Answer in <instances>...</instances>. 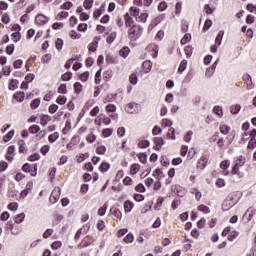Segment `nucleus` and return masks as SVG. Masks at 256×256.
Returning <instances> with one entry per match:
<instances>
[{
    "instance_id": "20",
    "label": "nucleus",
    "mask_w": 256,
    "mask_h": 256,
    "mask_svg": "<svg viewBox=\"0 0 256 256\" xmlns=\"http://www.w3.org/2000/svg\"><path fill=\"white\" fill-rule=\"evenodd\" d=\"M225 35L224 31H220L218 35L216 36L215 43L216 45H221V41H223V36Z\"/></svg>"
},
{
    "instance_id": "44",
    "label": "nucleus",
    "mask_w": 256,
    "mask_h": 256,
    "mask_svg": "<svg viewBox=\"0 0 256 256\" xmlns=\"http://www.w3.org/2000/svg\"><path fill=\"white\" fill-rule=\"evenodd\" d=\"M55 46L58 51H61L63 49V40L61 38H58L56 40Z\"/></svg>"
},
{
    "instance_id": "27",
    "label": "nucleus",
    "mask_w": 256,
    "mask_h": 256,
    "mask_svg": "<svg viewBox=\"0 0 256 256\" xmlns=\"http://www.w3.org/2000/svg\"><path fill=\"white\" fill-rule=\"evenodd\" d=\"M74 89H75V93L79 95L83 91V85H81V83L79 82H76L74 83Z\"/></svg>"
},
{
    "instance_id": "57",
    "label": "nucleus",
    "mask_w": 256,
    "mask_h": 256,
    "mask_svg": "<svg viewBox=\"0 0 256 256\" xmlns=\"http://www.w3.org/2000/svg\"><path fill=\"white\" fill-rule=\"evenodd\" d=\"M232 175H240L239 173V162L235 163L232 168Z\"/></svg>"
},
{
    "instance_id": "58",
    "label": "nucleus",
    "mask_w": 256,
    "mask_h": 256,
    "mask_svg": "<svg viewBox=\"0 0 256 256\" xmlns=\"http://www.w3.org/2000/svg\"><path fill=\"white\" fill-rule=\"evenodd\" d=\"M256 147V139L251 138L250 141L248 142V149H255Z\"/></svg>"
},
{
    "instance_id": "33",
    "label": "nucleus",
    "mask_w": 256,
    "mask_h": 256,
    "mask_svg": "<svg viewBox=\"0 0 256 256\" xmlns=\"http://www.w3.org/2000/svg\"><path fill=\"white\" fill-rule=\"evenodd\" d=\"M25 219V213H20L17 215V217L14 218L15 223H23V220Z\"/></svg>"
},
{
    "instance_id": "9",
    "label": "nucleus",
    "mask_w": 256,
    "mask_h": 256,
    "mask_svg": "<svg viewBox=\"0 0 256 256\" xmlns=\"http://www.w3.org/2000/svg\"><path fill=\"white\" fill-rule=\"evenodd\" d=\"M142 67L145 70V73H149L151 71V68L153 67V62L150 60H146L142 63Z\"/></svg>"
},
{
    "instance_id": "5",
    "label": "nucleus",
    "mask_w": 256,
    "mask_h": 256,
    "mask_svg": "<svg viewBox=\"0 0 256 256\" xmlns=\"http://www.w3.org/2000/svg\"><path fill=\"white\" fill-rule=\"evenodd\" d=\"M138 106H139V104H137V103H129L126 106L125 111H126V113H137Z\"/></svg>"
},
{
    "instance_id": "46",
    "label": "nucleus",
    "mask_w": 256,
    "mask_h": 256,
    "mask_svg": "<svg viewBox=\"0 0 256 256\" xmlns=\"http://www.w3.org/2000/svg\"><path fill=\"white\" fill-rule=\"evenodd\" d=\"M239 237V232L233 231L228 236V241H235V238Z\"/></svg>"
},
{
    "instance_id": "61",
    "label": "nucleus",
    "mask_w": 256,
    "mask_h": 256,
    "mask_svg": "<svg viewBox=\"0 0 256 256\" xmlns=\"http://www.w3.org/2000/svg\"><path fill=\"white\" fill-rule=\"evenodd\" d=\"M153 176L154 177H165V175L163 174V170H161L159 168L154 171Z\"/></svg>"
},
{
    "instance_id": "28",
    "label": "nucleus",
    "mask_w": 256,
    "mask_h": 256,
    "mask_svg": "<svg viewBox=\"0 0 256 256\" xmlns=\"http://www.w3.org/2000/svg\"><path fill=\"white\" fill-rule=\"evenodd\" d=\"M39 105H41V99L36 98L31 102L30 107H31V109H37V107H39Z\"/></svg>"
},
{
    "instance_id": "34",
    "label": "nucleus",
    "mask_w": 256,
    "mask_h": 256,
    "mask_svg": "<svg viewBox=\"0 0 256 256\" xmlns=\"http://www.w3.org/2000/svg\"><path fill=\"white\" fill-rule=\"evenodd\" d=\"M73 77V73L66 72L61 76L62 81H71V78Z\"/></svg>"
},
{
    "instance_id": "13",
    "label": "nucleus",
    "mask_w": 256,
    "mask_h": 256,
    "mask_svg": "<svg viewBox=\"0 0 256 256\" xmlns=\"http://www.w3.org/2000/svg\"><path fill=\"white\" fill-rule=\"evenodd\" d=\"M110 213L111 215H114L116 219H121L122 217L121 210H119L118 208H111Z\"/></svg>"
},
{
    "instance_id": "19",
    "label": "nucleus",
    "mask_w": 256,
    "mask_h": 256,
    "mask_svg": "<svg viewBox=\"0 0 256 256\" xmlns=\"http://www.w3.org/2000/svg\"><path fill=\"white\" fill-rule=\"evenodd\" d=\"M18 85H19V81L12 79L9 83L10 91H15V89H17Z\"/></svg>"
},
{
    "instance_id": "17",
    "label": "nucleus",
    "mask_w": 256,
    "mask_h": 256,
    "mask_svg": "<svg viewBox=\"0 0 256 256\" xmlns=\"http://www.w3.org/2000/svg\"><path fill=\"white\" fill-rule=\"evenodd\" d=\"M39 131H41V127H39V125H32L29 127V133H31L32 135H35L36 133H39Z\"/></svg>"
},
{
    "instance_id": "10",
    "label": "nucleus",
    "mask_w": 256,
    "mask_h": 256,
    "mask_svg": "<svg viewBox=\"0 0 256 256\" xmlns=\"http://www.w3.org/2000/svg\"><path fill=\"white\" fill-rule=\"evenodd\" d=\"M124 19H125V26L132 28L134 21H133V18H131V16H129V13H126L124 15Z\"/></svg>"
},
{
    "instance_id": "6",
    "label": "nucleus",
    "mask_w": 256,
    "mask_h": 256,
    "mask_svg": "<svg viewBox=\"0 0 256 256\" xmlns=\"http://www.w3.org/2000/svg\"><path fill=\"white\" fill-rule=\"evenodd\" d=\"M217 65H219V59H217L211 66L210 69H207L206 71V75H208L209 77L213 76V73H215V69H217Z\"/></svg>"
},
{
    "instance_id": "12",
    "label": "nucleus",
    "mask_w": 256,
    "mask_h": 256,
    "mask_svg": "<svg viewBox=\"0 0 256 256\" xmlns=\"http://www.w3.org/2000/svg\"><path fill=\"white\" fill-rule=\"evenodd\" d=\"M15 135V130H11L10 132H8L4 137H3V141L4 143H7L9 141H11L13 139Z\"/></svg>"
},
{
    "instance_id": "35",
    "label": "nucleus",
    "mask_w": 256,
    "mask_h": 256,
    "mask_svg": "<svg viewBox=\"0 0 256 256\" xmlns=\"http://www.w3.org/2000/svg\"><path fill=\"white\" fill-rule=\"evenodd\" d=\"M137 157H138L140 163H143V164L147 163V154H145V153H139V154L137 155Z\"/></svg>"
},
{
    "instance_id": "56",
    "label": "nucleus",
    "mask_w": 256,
    "mask_h": 256,
    "mask_svg": "<svg viewBox=\"0 0 256 256\" xmlns=\"http://www.w3.org/2000/svg\"><path fill=\"white\" fill-rule=\"evenodd\" d=\"M77 61V58H71L65 63V69H71V65H73V62Z\"/></svg>"
},
{
    "instance_id": "4",
    "label": "nucleus",
    "mask_w": 256,
    "mask_h": 256,
    "mask_svg": "<svg viewBox=\"0 0 256 256\" xmlns=\"http://www.w3.org/2000/svg\"><path fill=\"white\" fill-rule=\"evenodd\" d=\"M242 79L243 81H245L248 90L254 89L255 85H253V80L251 79V75L244 74Z\"/></svg>"
},
{
    "instance_id": "31",
    "label": "nucleus",
    "mask_w": 256,
    "mask_h": 256,
    "mask_svg": "<svg viewBox=\"0 0 256 256\" xmlns=\"http://www.w3.org/2000/svg\"><path fill=\"white\" fill-rule=\"evenodd\" d=\"M187 69V60H182L178 68V73H183Z\"/></svg>"
},
{
    "instance_id": "49",
    "label": "nucleus",
    "mask_w": 256,
    "mask_h": 256,
    "mask_svg": "<svg viewBox=\"0 0 256 256\" xmlns=\"http://www.w3.org/2000/svg\"><path fill=\"white\" fill-rule=\"evenodd\" d=\"M27 149L25 148V141L20 140L19 141V153H25Z\"/></svg>"
},
{
    "instance_id": "50",
    "label": "nucleus",
    "mask_w": 256,
    "mask_h": 256,
    "mask_svg": "<svg viewBox=\"0 0 256 256\" xmlns=\"http://www.w3.org/2000/svg\"><path fill=\"white\" fill-rule=\"evenodd\" d=\"M13 51H15V45L11 44L6 47L7 55H13Z\"/></svg>"
},
{
    "instance_id": "60",
    "label": "nucleus",
    "mask_w": 256,
    "mask_h": 256,
    "mask_svg": "<svg viewBox=\"0 0 256 256\" xmlns=\"http://www.w3.org/2000/svg\"><path fill=\"white\" fill-rule=\"evenodd\" d=\"M165 9H167V2L165 1L160 2L158 5V11H165Z\"/></svg>"
},
{
    "instance_id": "21",
    "label": "nucleus",
    "mask_w": 256,
    "mask_h": 256,
    "mask_svg": "<svg viewBox=\"0 0 256 256\" xmlns=\"http://www.w3.org/2000/svg\"><path fill=\"white\" fill-rule=\"evenodd\" d=\"M139 169H141V166H139V164H133L130 170L131 175H137V173H139Z\"/></svg>"
},
{
    "instance_id": "30",
    "label": "nucleus",
    "mask_w": 256,
    "mask_h": 256,
    "mask_svg": "<svg viewBox=\"0 0 256 256\" xmlns=\"http://www.w3.org/2000/svg\"><path fill=\"white\" fill-rule=\"evenodd\" d=\"M149 145H151L149 140H142L138 143V147H140L141 149H147V147H149Z\"/></svg>"
},
{
    "instance_id": "3",
    "label": "nucleus",
    "mask_w": 256,
    "mask_h": 256,
    "mask_svg": "<svg viewBox=\"0 0 256 256\" xmlns=\"http://www.w3.org/2000/svg\"><path fill=\"white\" fill-rule=\"evenodd\" d=\"M253 215H255V209H253V207H250L244 213L243 219H246V223H249V221L253 219Z\"/></svg>"
},
{
    "instance_id": "55",
    "label": "nucleus",
    "mask_w": 256,
    "mask_h": 256,
    "mask_svg": "<svg viewBox=\"0 0 256 256\" xmlns=\"http://www.w3.org/2000/svg\"><path fill=\"white\" fill-rule=\"evenodd\" d=\"M97 46V43L91 42L88 46V51L95 53V51H97Z\"/></svg>"
},
{
    "instance_id": "25",
    "label": "nucleus",
    "mask_w": 256,
    "mask_h": 256,
    "mask_svg": "<svg viewBox=\"0 0 256 256\" xmlns=\"http://www.w3.org/2000/svg\"><path fill=\"white\" fill-rule=\"evenodd\" d=\"M131 209H133V202L128 200L124 203V210L126 211V213H129Z\"/></svg>"
},
{
    "instance_id": "41",
    "label": "nucleus",
    "mask_w": 256,
    "mask_h": 256,
    "mask_svg": "<svg viewBox=\"0 0 256 256\" xmlns=\"http://www.w3.org/2000/svg\"><path fill=\"white\" fill-rule=\"evenodd\" d=\"M83 7L87 10L93 7V0H84Z\"/></svg>"
},
{
    "instance_id": "36",
    "label": "nucleus",
    "mask_w": 256,
    "mask_h": 256,
    "mask_svg": "<svg viewBox=\"0 0 256 256\" xmlns=\"http://www.w3.org/2000/svg\"><path fill=\"white\" fill-rule=\"evenodd\" d=\"M198 211H201L202 213H211V209L203 204L198 206Z\"/></svg>"
},
{
    "instance_id": "29",
    "label": "nucleus",
    "mask_w": 256,
    "mask_h": 256,
    "mask_svg": "<svg viewBox=\"0 0 256 256\" xmlns=\"http://www.w3.org/2000/svg\"><path fill=\"white\" fill-rule=\"evenodd\" d=\"M184 52H185V55H186V57L189 59V58H191V55H193V47H191V46H186L185 48H184Z\"/></svg>"
},
{
    "instance_id": "24",
    "label": "nucleus",
    "mask_w": 256,
    "mask_h": 256,
    "mask_svg": "<svg viewBox=\"0 0 256 256\" xmlns=\"http://www.w3.org/2000/svg\"><path fill=\"white\" fill-rule=\"evenodd\" d=\"M116 38H117V32H112L107 37L106 42L111 44V43H113V41H115Z\"/></svg>"
},
{
    "instance_id": "8",
    "label": "nucleus",
    "mask_w": 256,
    "mask_h": 256,
    "mask_svg": "<svg viewBox=\"0 0 256 256\" xmlns=\"http://www.w3.org/2000/svg\"><path fill=\"white\" fill-rule=\"evenodd\" d=\"M13 153H15V146H9L6 153L7 161H13Z\"/></svg>"
},
{
    "instance_id": "48",
    "label": "nucleus",
    "mask_w": 256,
    "mask_h": 256,
    "mask_svg": "<svg viewBox=\"0 0 256 256\" xmlns=\"http://www.w3.org/2000/svg\"><path fill=\"white\" fill-rule=\"evenodd\" d=\"M213 113L221 117V115H223V109H221V106H215L213 108Z\"/></svg>"
},
{
    "instance_id": "32",
    "label": "nucleus",
    "mask_w": 256,
    "mask_h": 256,
    "mask_svg": "<svg viewBox=\"0 0 256 256\" xmlns=\"http://www.w3.org/2000/svg\"><path fill=\"white\" fill-rule=\"evenodd\" d=\"M58 93L61 95H67V84H61L58 88Z\"/></svg>"
},
{
    "instance_id": "42",
    "label": "nucleus",
    "mask_w": 256,
    "mask_h": 256,
    "mask_svg": "<svg viewBox=\"0 0 256 256\" xmlns=\"http://www.w3.org/2000/svg\"><path fill=\"white\" fill-rule=\"evenodd\" d=\"M135 240V237L133 236L132 233H129L127 236L124 237V242L126 243H133Z\"/></svg>"
},
{
    "instance_id": "16",
    "label": "nucleus",
    "mask_w": 256,
    "mask_h": 256,
    "mask_svg": "<svg viewBox=\"0 0 256 256\" xmlns=\"http://www.w3.org/2000/svg\"><path fill=\"white\" fill-rule=\"evenodd\" d=\"M147 17H149V14L141 13L140 16L137 17L138 23H147Z\"/></svg>"
},
{
    "instance_id": "2",
    "label": "nucleus",
    "mask_w": 256,
    "mask_h": 256,
    "mask_svg": "<svg viewBox=\"0 0 256 256\" xmlns=\"http://www.w3.org/2000/svg\"><path fill=\"white\" fill-rule=\"evenodd\" d=\"M35 22L37 23V25H47V23H49V17L43 14H38L35 17Z\"/></svg>"
},
{
    "instance_id": "54",
    "label": "nucleus",
    "mask_w": 256,
    "mask_h": 256,
    "mask_svg": "<svg viewBox=\"0 0 256 256\" xmlns=\"http://www.w3.org/2000/svg\"><path fill=\"white\" fill-rule=\"evenodd\" d=\"M229 126L227 125H222L220 126V132L222 133V135H227V133H229Z\"/></svg>"
},
{
    "instance_id": "7",
    "label": "nucleus",
    "mask_w": 256,
    "mask_h": 256,
    "mask_svg": "<svg viewBox=\"0 0 256 256\" xmlns=\"http://www.w3.org/2000/svg\"><path fill=\"white\" fill-rule=\"evenodd\" d=\"M49 121H51V116L47 115V114H42L40 116V124L45 127L47 126V123H49Z\"/></svg>"
},
{
    "instance_id": "59",
    "label": "nucleus",
    "mask_w": 256,
    "mask_h": 256,
    "mask_svg": "<svg viewBox=\"0 0 256 256\" xmlns=\"http://www.w3.org/2000/svg\"><path fill=\"white\" fill-rule=\"evenodd\" d=\"M129 81L132 85H137V74H131L129 77Z\"/></svg>"
},
{
    "instance_id": "14",
    "label": "nucleus",
    "mask_w": 256,
    "mask_h": 256,
    "mask_svg": "<svg viewBox=\"0 0 256 256\" xmlns=\"http://www.w3.org/2000/svg\"><path fill=\"white\" fill-rule=\"evenodd\" d=\"M131 50H129V47H123L119 54H120V57H123L124 59H126V57H129V53H130Z\"/></svg>"
},
{
    "instance_id": "53",
    "label": "nucleus",
    "mask_w": 256,
    "mask_h": 256,
    "mask_svg": "<svg viewBox=\"0 0 256 256\" xmlns=\"http://www.w3.org/2000/svg\"><path fill=\"white\" fill-rule=\"evenodd\" d=\"M191 137H193V131L189 130L184 136V141L189 143V141H191Z\"/></svg>"
},
{
    "instance_id": "40",
    "label": "nucleus",
    "mask_w": 256,
    "mask_h": 256,
    "mask_svg": "<svg viewBox=\"0 0 256 256\" xmlns=\"http://www.w3.org/2000/svg\"><path fill=\"white\" fill-rule=\"evenodd\" d=\"M39 159H41V155H39V153H34L29 156L28 161H39Z\"/></svg>"
},
{
    "instance_id": "52",
    "label": "nucleus",
    "mask_w": 256,
    "mask_h": 256,
    "mask_svg": "<svg viewBox=\"0 0 256 256\" xmlns=\"http://www.w3.org/2000/svg\"><path fill=\"white\" fill-rule=\"evenodd\" d=\"M102 133H103L104 137H111V135H113V129L106 128L103 130Z\"/></svg>"
},
{
    "instance_id": "22",
    "label": "nucleus",
    "mask_w": 256,
    "mask_h": 256,
    "mask_svg": "<svg viewBox=\"0 0 256 256\" xmlns=\"http://www.w3.org/2000/svg\"><path fill=\"white\" fill-rule=\"evenodd\" d=\"M163 201H165V198H163V197L158 198L157 203L154 206L155 211H160L161 210V205H163Z\"/></svg>"
},
{
    "instance_id": "11",
    "label": "nucleus",
    "mask_w": 256,
    "mask_h": 256,
    "mask_svg": "<svg viewBox=\"0 0 256 256\" xmlns=\"http://www.w3.org/2000/svg\"><path fill=\"white\" fill-rule=\"evenodd\" d=\"M14 99L19 101V103H23L25 101V92H17L14 94Z\"/></svg>"
},
{
    "instance_id": "18",
    "label": "nucleus",
    "mask_w": 256,
    "mask_h": 256,
    "mask_svg": "<svg viewBox=\"0 0 256 256\" xmlns=\"http://www.w3.org/2000/svg\"><path fill=\"white\" fill-rule=\"evenodd\" d=\"M59 139V132H55L53 134H50L48 137L49 143H55Z\"/></svg>"
},
{
    "instance_id": "47",
    "label": "nucleus",
    "mask_w": 256,
    "mask_h": 256,
    "mask_svg": "<svg viewBox=\"0 0 256 256\" xmlns=\"http://www.w3.org/2000/svg\"><path fill=\"white\" fill-rule=\"evenodd\" d=\"M57 109H59V105L52 104L49 106L48 111L49 113L53 114V113H57Z\"/></svg>"
},
{
    "instance_id": "15",
    "label": "nucleus",
    "mask_w": 256,
    "mask_h": 256,
    "mask_svg": "<svg viewBox=\"0 0 256 256\" xmlns=\"http://www.w3.org/2000/svg\"><path fill=\"white\" fill-rule=\"evenodd\" d=\"M101 173H107V171H109V169H111V165L107 162H104L100 165L99 167Z\"/></svg>"
},
{
    "instance_id": "51",
    "label": "nucleus",
    "mask_w": 256,
    "mask_h": 256,
    "mask_svg": "<svg viewBox=\"0 0 256 256\" xmlns=\"http://www.w3.org/2000/svg\"><path fill=\"white\" fill-rule=\"evenodd\" d=\"M53 235V229L49 228L43 233L44 239H49Z\"/></svg>"
},
{
    "instance_id": "64",
    "label": "nucleus",
    "mask_w": 256,
    "mask_h": 256,
    "mask_svg": "<svg viewBox=\"0 0 256 256\" xmlns=\"http://www.w3.org/2000/svg\"><path fill=\"white\" fill-rule=\"evenodd\" d=\"M61 242L60 241H56V242H53L52 245H51V248L54 249V250H57V249H61Z\"/></svg>"
},
{
    "instance_id": "39",
    "label": "nucleus",
    "mask_w": 256,
    "mask_h": 256,
    "mask_svg": "<svg viewBox=\"0 0 256 256\" xmlns=\"http://www.w3.org/2000/svg\"><path fill=\"white\" fill-rule=\"evenodd\" d=\"M56 103H58V105H65V103H67V97L58 96Z\"/></svg>"
},
{
    "instance_id": "38",
    "label": "nucleus",
    "mask_w": 256,
    "mask_h": 256,
    "mask_svg": "<svg viewBox=\"0 0 256 256\" xmlns=\"http://www.w3.org/2000/svg\"><path fill=\"white\" fill-rule=\"evenodd\" d=\"M154 143H155V145H158L159 147H163V145H165V140H163V138L155 137Z\"/></svg>"
},
{
    "instance_id": "26",
    "label": "nucleus",
    "mask_w": 256,
    "mask_h": 256,
    "mask_svg": "<svg viewBox=\"0 0 256 256\" xmlns=\"http://www.w3.org/2000/svg\"><path fill=\"white\" fill-rule=\"evenodd\" d=\"M189 41H191V35L189 33H186L181 39L180 43L181 45H186V43H189Z\"/></svg>"
},
{
    "instance_id": "63",
    "label": "nucleus",
    "mask_w": 256,
    "mask_h": 256,
    "mask_svg": "<svg viewBox=\"0 0 256 256\" xmlns=\"http://www.w3.org/2000/svg\"><path fill=\"white\" fill-rule=\"evenodd\" d=\"M79 78L84 82L87 81L89 79V71L82 73Z\"/></svg>"
},
{
    "instance_id": "62",
    "label": "nucleus",
    "mask_w": 256,
    "mask_h": 256,
    "mask_svg": "<svg viewBox=\"0 0 256 256\" xmlns=\"http://www.w3.org/2000/svg\"><path fill=\"white\" fill-rule=\"evenodd\" d=\"M229 165H230L229 160H224L221 162L220 167L225 171V169H229Z\"/></svg>"
},
{
    "instance_id": "45",
    "label": "nucleus",
    "mask_w": 256,
    "mask_h": 256,
    "mask_svg": "<svg viewBox=\"0 0 256 256\" xmlns=\"http://www.w3.org/2000/svg\"><path fill=\"white\" fill-rule=\"evenodd\" d=\"M105 213H107V204H104V206L100 207L98 210V215L100 217H103V215H105Z\"/></svg>"
},
{
    "instance_id": "43",
    "label": "nucleus",
    "mask_w": 256,
    "mask_h": 256,
    "mask_svg": "<svg viewBox=\"0 0 256 256\" xmlns=\"http://www.w3.org/2000/svg\"><path fill=\"white\" fill-rule=\"evenodd\" d=\"M211 25H213V21L207 19L205 21L204 27H203V31H209V29H211Z\"/></svg>"
},
{
    "instance_id": "37",
    "label": "nucleus",
    "mask_w": 256,
    "mask_h": 256,
    "mask_svg": "<svg viewBox=\"0 0 256 256\" xmlns=\"http://www.w3.org/2000/svg\"><path fill=\"white\" fill-rule=\"evenodd\" d=\"M106 111L108 113H115V111H117V106H115V104H108L106 106Z\"/></svg>"
},
{
    "instance_id": "23",
    "label": "nucleus",
    "mask_w": 256,
    "mask_h": 256,
    "mask_svg": "<svg viewBox=\"0 0 256 256\" xmlns=\"http://www.w3.org/2000/svg\"><path fill=\"white\" fill-rule=\"evenodd\" d=\"M240 111H241V105L239 104H235L234 106L231 107V110H230L232 115H237V113H239Z\"/></svg>"
},
{
    "instance_id": "1",
    "label": "nucleus",
    "mask_w": 256,
    "mask_h": 256,
    "mask_svg": "<svg viewBox=\"0 0 256 256\" xmlns=\"http://www.w3.org/2000/svg\"><path fill=\"white\" fill-rule=\"evenodd\" d=\"M141 35H143V27L140 25H133L128 30V38L130 41H137Z\"/></svg>"
}]
</instances>
